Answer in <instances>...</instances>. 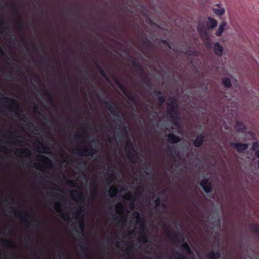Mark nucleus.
<instances>
[{"label":"nucleus","mask_w":259,"mask_h":259,"mask_svg":"<svg viewBox=\"0 0 259 259\" xmlns=\"http://www.w3.org/2000/svg\"><path fill=\"white\" fill-rule=\"evenodd\" d=\"M236 128L238 131L242 132H243L245 129L244 125L241 121L237 122Z\"/></svg>","instance_id":"20"},{"label":"nucleus","mask_w":259,"mask_h":259,"mask_svg":"<svg viewBox=\"0 0 259 259\" xmlns=\"http://www.w3.org/2000/svg\"><path fill=\"white\" fill-rule=\"evenodd\" d=\"M70 194L74 201H81L84 199V196L83 193L79 192L77 190H72L71 191Z\"/></svg>","instance_id":"6"},{"label":"nucleus","mask_w":259,"mask_h":259,"mask_svg":"<svg viewBox=\"0 0 259 259\" xmlns=\"http://www.w3.org/2000/svg\"><path fill=\"white\" fill-rule=\"evenodd\" d=\"M12 9L15 13V16L18 19L16 24V29L19 31H22L23 30V23L22 18L19 13L17 7L15 5H12Z\"/></svg>","instance_id":"4"},{"label":"nucleus","mask_w":259,"mask_h":259,"mask_svg":"<svg viewBox=\"0 0 259 259\" xmlns=\"http://www.w3.org/2000/svg\"><path fill=\"white\" fill-rule=\"evenodd\" d=\"M142 37H147L146 33L143 31H140L139 34V37L141 40H142Z\"/></svg>","instance_id":"26"},{"label":"nucleus","mask_w":259,"mask_h":259,"mask_svg":"<svg viewBox=\"0 0 259 259\" xmlns=\"http://www.w3.org/2000/svg\"><path fill=\"white\" fill-rule=\"evenodd\" d=\"M231 146H233L235 148L237 151L239 152H242L248 147V146L246 144L241 143H231Z\"/></svg>","instance_id":"10"},{"label":"nucleus","mask_w":259,"mask_h":259,"mask_svg":"<svg viewBox=\"0 0 259 259\" xmlns=\"http://www.w3.org/2000/svg\"><path fill=\"white\" fill-rule=\"evenodd\" d=\"M31 52L37 55V56L39 55L40 50H39V49L35 44H32Z\"/></svg>","instance_id":"21"},{"label":"nucleus","mask_w":259,"mask_h":259,"mask_svg":"<svg viewBox=\"0 0 259 259\" xmlns=\"http://www.w3.org/2000/svg\"><path fill=\"white\" fill-rule=\"evenodd\" d=\"M20 38H21V40L22 42H25V41H25V38L23 36H21Z\"/></svg>","instance_id":"41"},{"label":"nucleus","mask_w":259,"mask_h":259,"mask_svg":"<svg viewBox=\"0 0 259 259\" xmlns=\"http://www.w3.org/2000/svg\"><path fill=\"white\" fill-rule=\"evenodd\" d=\"M94 65H98V64H94Z\"/></svg>","instance_id":"50"},{"label":"nucleus","mask_w":259,"mask_h":259,"mask_svg":"<svg viewBox=\"0 0 259 259\" xmlns=\"http://www.w3.org/2000/svg\"><path fill=\"white\" fill-rule=\"evenodd\" d=\"M156 40L159 44H162L165 45H166L168 43V41L167 40L163 39H156Z\"/></svg>","instance_id":"25"},{"label":"nucleus","mask_w":259,"mask_h":259,"mask_svg":"<svg viewBox=\"0 0 259 259\" xmlns=\"http://www.w3.org/2000/svg\"><path fill=\"white\" fill-rule=\"evenodd\" d=\"M178 259H187V257L184 255H179Z\"/></svg>","instance_id":"39"},{"label":"nucleus","mask_w":259,"mask_h":259,"mask_svg":"<svg viewBox=\"0 0 259 259\" xmlns=\"http://www.w3.org/2000/svg\"><path fill=\"white\" fill-rule=\"evenodd\" d=\"M13 39V38L12 37H10V40H12Z\"/></svg>","instance_id":"46"},{"label":"nucleus","mask_w":259,"mask_h":259,"mask_svg":"<svg viewBox=\"0 0 259 259\" xmlns=\"http://www.w3.org/2000/svg\"><path fill=\"white\" fill-rule=\"evenodd\" d=\"M0 54L2 55H4L5 54L4 50L1 46H0Z\"/></svg>","instance_id":"36"},{"label":"nucleus","mask_w":259,"mask_h":259,"mask_svg":"<svg viewBox=\"0 0 259 259\" xmlns=\"http://www.w3.org/2000/svg\"><path fill=\"white\" fill-rule=\"evenodd\" d=\"M168 141L172 143H177L180 141V138L172 134L168 135Z\"/></svg>","instance_id":"12"},{"label":"nucleus","mask_w":259,"mask_h":259,"mask_svg":"<svg viewBox=\"0 0 259 259\" xmlns=\"http://www.w3.org/2000/svg\"><path fill=\"white\" fill-rule=\"evenodd\" d=\"M44 13V10L42 9H41L40 10V14L42 15Z\"/></svg>","instance_id":"43"},{"label":"nucleus","mask_w":259,"mask_h":259,"mask_svg":"<svg viewBox=\"0 0 259 259\" xmlns=\"http://www.w3.org/2000/svg\"><path fill=\"white\" fill-rule=\"evenodd\" d=\"M224 51L223 47L221 45L219 42H215L213 47L214 53L219 57H221L223 55Z\"/></svg>","instance_id":"8"},{"label":"nucleus","mask_w":259,"mask_h":259,"mask_svg":"<svg viewBox=\"0 0 259 259\" xmlns=\"http://www.w3.org/2000/svg\"><path fill=\"white\" fill-rule=\"evenodd\" d=\"M39 46L41 48V52L42 53H45V51H44V45L43 44H40L39 45Z\"/></svg>","instance_id":"31"},{"label":"nucleus","mask_w":259,"mask_h":259,"mask_svg":"<svg viewBox=\"0 0 259 259\" xmlns=\"http://www.w3.org/2000/svg\"><path fill=\"white\" fill-rule=\"evenodd\" d=\"M34 165L35 168L37 169H40L42 167L41 164L38 162L35 163Z\"/></svg>","instance_id":"27"},{"label":"nucleus","mask_w":259,"mask_h":259,"mask_svg":"<svg viewBox=\"0 0 259 259\" xmlns=\"http://www.w3.org/2000/svg\"><path fill=\"white\" fill-rule=\"evenodd\" d=\"M35 65H37V64H36ZM56 65H60V64H57Z\"/></svg>","instance_id":"48"},{"label":"nucleus","mask_w":259,"mask_h":259,"mask_svg":"<svg viewBox=\"0 0 259 259\" xmlns=\"http://www.w3.org/2000/svg\"><path fill=\"white\" fill-rule=\"evenodd\" d=\"M218 23L217 20L211 17H208L207 21L205 23L200 22L198 25L197 29L203 40H208L210 39L208 31L212 30L216 27Z\"/></svg>","instance_id":"1"},{"label":"nucleus","mask_w":259,"mask_h":259,"mask_svg":"<svg viewBox=\"0 0 259 259\" xmlns=\"http://www.w3.org/2000/svg\"><path fill=\"white\" fill-rule=\"evenodd\" d=\"M200 185L205 191V192L208 193L211 191V186L210 183L208 180L203 179L200 182Z\"/></svg>","instance_id":"9"},{"label":"nucleus","mask_w":259,"mask_h":259,"mask_svg":"<svg viewBox=\"0 0 259 259\" xmlns=\"http://www.w3.org/2000/svg\"><path fill=\"white\" fill-rule=\"evenodd\" d=\"M208 42L206 43L205 45H206V47L207 48H210V43L209 42V39L208 40H207Z\"/></svg>","instance_id":"38"},{"label":"nucleus","mask_w":259,"mask_h":259,"mask_svg":"<svg viewBox=\"0 0 259 259\" xmlns=\"http://www.w3.org/2000/svg\"><path fill=\"white\" fill-rule=\"evenodd\" d=\"M124 65H126V64H124Z\"/></svg>","instance_id":"53"},{"label":"nucleus","mask_w":259,"mask_h":259,"mask_svg":"<svg viewBox=\"0 0 259 259\" xmlns=\"http://www.w3.org/2000/svg\"><path fill=\"white\" fill-rule=\"evenodd\" d=\"M0 54L2 55H4L5 54L4 50L1 46H0Z\"/></svg>","instance_id":"34"},{"label":"nucleus","mask_w":259,"mask_h":259,"mask_svg":"<svg viewBox=\"0 0 259 259\" xmlns=\"http://www.w3.org/2000/svg\"><path fill=\"white\" fill-rule=\"evenodd\" d=\"M94 153V150L91 148H84L83 149H78L77 150V154L80 156H93Z\"/></svg>","instance_id":"5"},{"label":"nucleus","mask_w":259,"mask_h":259,"mask_svg":"<svg viewBox=\"0 0 259 259\" xmlns=\"http://www.w3.org/2000/svg\"><path fill=\"white\" fill-rule=\"evenodd\" d=\"M115 211L117 214H122L124 211L123 205L121 203H117L115 206Z\"/></svg>","instance_id":"15"},{"label":"nucleus","mask_w":259,"mask_h":259,"mask_svg":"<svg viewBox=\"0 0 259 259\" xmlns=\"http://www.w3.org/2000/svg\"><path fill=\"white\" fill-rule=\"evenodd\" d=\"M79 45L82 50H87V47H86L82 42H80L79 44Z\"/></svg>","instance_id":"30"},{"label":"nucleus","mask_w":259,"mask_h":259,"mask_svg":"<svg viewBox=\"0 0 259 259\" xmlns=\"http://www.w3.org/2000/svg\"><path fill=\"white\" fill-rule=\"evenodd\" d=\"M83 136V134H80V135H79V136H80V137H81V136Z\"/></svg>","instance_id":"47"},{"label":"nucleus","mask_w":259,"mask_h":259,"mask_svg":"<svg viewBox=\"0 0 259 259\" xmlns=\"http://www.w3.org/2000/svg\"><path fill=\"white\" fill-rule=\"evenodd\" d=\"M0 54L2 55H4L5 54L4 50L1 46H0Z\"/></svg>","instance_id":"35"},{"label":"nucleus","mask_w":259,"mask_h":259,"mask_svg":"<svg viewBox=\"0 0 259 259\" xmlns=\"http://www.w3.org/2000/svg\"><path fill=\"white\" fill-rule=\"evenodd\" d=\"M4 150L5 151L7 150V149L6 148H4Z\"/></svg>","instance_id":"49"},{"label":"nucleus","mask_w":259,"mask_h":259,"mask_svg":"<svg viewBox=\"0 0 259 259\" xmlns=\"http://www.w3.org/2000/svg\"><path fill=\"white\" fill-rule=\"evenodd\" d=\"M42 159H43V160H43L44 162H47V161H49V162H51V161L50 160V159H49V158H47V157H45V156H42Z\"/></svg>","instance_id":"33"},{"label":"nucleus","mask_w":259,"mask_h":259,"mask_svg":"<svg viewBox=\"0 0 259 259\" xmlns=\"http://www.w3.org/2000/svg\"><path fill=\"white\" fill-rule=\"evenodd\" d=\"M178 105L175 99L172 98L167 102V114L174 117L178 111Z\"/></svg>","instance_id":"3"},{"label":"nucleus","mask_w":259,"mask_h":259,"mask_svg":"<svg viewBox=\"0 0 259 259\" xmlns=\"http://www.w3.org/2000/svg\"><path fill=\"white\" fill-rule=\"evenodd\" d=\"M7 24V23L5 22L4 21H2L1 22V25L2 26H4L5 25Z\"/></svg>","instance_id":"40"},{"label":"nucleus","mask_w":259,"mask_h":259,"mask_svg":"<svg viewBox=\"0 0 259 259\" xmlns=\"http://www.w3.org/2000/svg\"><path fill=\"white\" fill-rule=\"evenodd\" d=\"M133 216L134 218H136V223H138L140 222V216L139 213L138 212H134L133 213Z\"/></svg>","instance_id":"24"},{"label":"nucleus","mask_w":259,"mask_h":259,"mask_svg":"<svg viewBox=\"0 0 259 259\" xmlns=\"http://www.w3.org/2000/svg\"><path fill=\"white\" fill-rule=\"evenodd\" d=\"M54 209L58 212H60L62 211L61 203L59 200L56 201L54 204Z\"/></svg>","instance_id":"16"},{"label":"nucleus","mask_w":259,"mask_h":259,"mask_svg":"<svg viewBox=\"0 0 259 259\" xmlns=\"http://www.w3.org/2000/svg\"><path fill=\"white\" fill-rule=\"evenodd\" d=\"M108 195L111 197L115 196L118 193V189L116 187L112 186L111 187L108 191Z\"/></svg>","instance_id":"13"},{"label":"nucleus","mask_w":259,"mask_h":259,"mask_svg":"<svg viewBox=\"0 0 259 259\" xmlns=\"http://www.w3.org/2000/svg\"><path fill=\"white\" fill-rule=\"evenodd\" d=\"M102 65H104L105 64H103Z\"/></svg>","instance_id":"52"},{"label":"nucleus","mask_w":259,"mask_h":259,"mask_svg":"<svg viewBox=\"0 0 259 259\" xmlns=\"http://www.w3.org/2000/svg\"><path fill=\"white\" fill-rule=\"evenodd\" d=\"M22 50H25L27 52H30V48L27 46H25L24 48H22Z\"/></svg>","instance_id":"32"},{"label":"nucleus","mask_w":259,"mask_h":259,"mask_svg":"<svg viewBox=\"0 0 259 259\" xmlns=\"http://www.w3.org/2000/svg\"><path fill=\"white\" fill-rule=\"evenodd\" d=\"M21 142L20 140H16L12 142V143L13 144H15L16 143L19 144Z\"/></svg>","instance_id":"37"},{"label":"nucleus","mask_w":259,"mask_h":259,"mask_svg":"<svg viewBox=\"0 0 259 259\" xmlns=\"http://www.w3.org/2000/svg\"><path fill=\"white\" fill-rule=\"evenodd\" d=\"M182 249L186 251L187 254H189L191 252V249L186 243H184L182 246Z\"/></svg>","instance_id":"22"},{"label":"nucleus","mask_w":259,"mask_h":259,"mask_svg":"<svg viewBox=\"0 0 259 259\" xmlns=\"http://www.w3.org/2000/svg\"><path fill=\"white\" fill-rule=\"evenodd\" d=\"M233 79L232 76H230L229 78H224L223 79V83L225 87L229 88L231 86V81H233Z\"/></svg>","instance_id":"14"},{"label":"nucleus","mask_w":259,"mask_h":259,"mask_svg":"<svg viewBox=\"0 0 259 259\" xmlns=\"http://www.w3.org/2000/svg\"><path fill=\"white\" fill-rule=\"evenodd\" d=\"M123 198L127 200H131L133 198V196L132 193L128 192L124 195Z\"/></svg>","instance_id":"23"},{"label":"nucleus","mask_w":259,"mask_h":259,"mask_svg":"<svg viewBox=\"0 0 259 259\" xmlns=\"http://www.w3.org/2000/svg\"><path fill=\"white\" fill-rule=\"evenodd\" d=\"M11 105L13 107H17L18 105L17 102L16 101H15V100H12V101Z\"/></svg>","instance_id":"29"},{"label":"nucleus","mask_w":259,"mask_h":259,"mask_svg":"<svg viewBox=\"0 0 259 259\" xmlns=\"http://www.w3.org/2000/svg\"><path fill=\"white\" fill-rule=\"evenodd\" d=\"M82 65H84V64H82Z\"/></svg>","instance_id":"51"},{"label":"nucleus","mask_w":259,"mask_h":259,"mask_svg":"<svg viewBox=\"0 0 259 259\" xmlns=\"http://www.w3.org/2000/svg\"><path fill=\"white\" fill-rule=\"evenodd\" d=\"M160 105H161L164 102V98L163 96H160L159 99Z\"/></svg>","instance_id":"28"},{"label":"nucleus","mask_w":259,"mask_h":259,"mask_svg":"<svg viewBox=\"0 0 259 259\" xmlns=\"http://www.w3.org/2000/svg\"><path fill=\"white\" fill-rule=\"evenodd\" d=\"M16 154L20 157H29L31 153L30 150L26 148H19L16 149Z\"/></svg>","instance_id":"7"},{"label":"nucleus","mask_w":259,"mask_h":259,"mask_svg":"<svg viewBox=\"0 0 259 259\" xmlns=\"http://www.w3.org/2000/svg\"><path fill=\"white\" fill-rule=\"evenodd\" d=\"M166 47H167L169 49H171V46L170 45H169V44L168 42L167 44V45H166Z\"/></svg>","instance_id":"42"},{"label":"nucleus","mask_w":259,"mask_h":259,"mask_svg":"<svg viewBox=\"0 0 259 259\" xmlns=\"http://www.w3.org/2000/svg\"><path fill=\"white\" fill-rule=\"evenodd\" d=\"M220 256L218 252H210L207 254V259H217Z\"/></svg>","instance_id":"19"},{"label":"nucleus","mask_w":259,"mask_h":259,"mask_svg":"<svg viewBox=\"0 0 259 259\" xmlns=\"http://www.w3.org/2000/svg\"><path fill=\"white\" fill-rule=\"evenodd\" d=\"M213 11L219 16H222L225 13V9L224 8H214Z\"/></svg>","instance_id":"18"},{"label":"nucleus","mask_w":259,"mask_h":259,"mask_svg":"<svg viewBox=\"0 0 259 259\" xmlns=\"http://www.w3.org/2000/svg\"><path fill=\"white\" fill-rule=\"evenodd\" d=\"M132 65H139V64L134 62Z\"/></svg>","instance_id":"45"},{"label":"nucleus","mask_w":259,"mask_h":259,"mask_svg":"<svg viewBox=\"0 0 259 259\" xmlns=\"http://www.w3.org/2000/svg\"><path fill=\"white\" fill-rule=\"evenodd\" d=\"M141 41L140 50L144 55L147 56L150 53L155 51L154 45L147 37H142Z\"/></svg>","instance_id":"2"},{"label":"nucleus","mask_w":259,"mask_h":259,"mask_svg":"<svg viewBox=\"0 0 259 259\" xmlns=\"http://www.w3.org/2000/svg\"><path fill=\"white\" fill-rule=\"evenodd\" d=\"M203 140V137L201 135L197 136L196 140L194 141V145L196 147H199Z\"/></svg>","instance_id":"17"},{"label":"nucleus","mask_w":259,"mask_h":259,"mask_svg":"<svg viewBox=\"0 0 259 259\" xmlns=\"http://www.w3.org/2000/svg\"><path fill=\"white\" fill-rule=\"evenodd\" d=\"M226 26V23L225 22L223 21L222 22H221V23L220 24V25L219 26V28L215 32V34L217 36H220L221 35H222L223 32L225 30Z\"/></svg>","instance_id":"11"},{"label":"nucleus","mask_w":259,"mask_h":259,"mask_svg":"<svg viewBox=\"0 0 259 259\" xmlns=\"http://www.w3.org/2000/svg\"><path fill=\"white\" fill-rule=\"evenodd\" d=\"M67 50H65V49L63 50V52L64 53H67Z\"/></svg>","instance_id":"44"}]
</instances>
